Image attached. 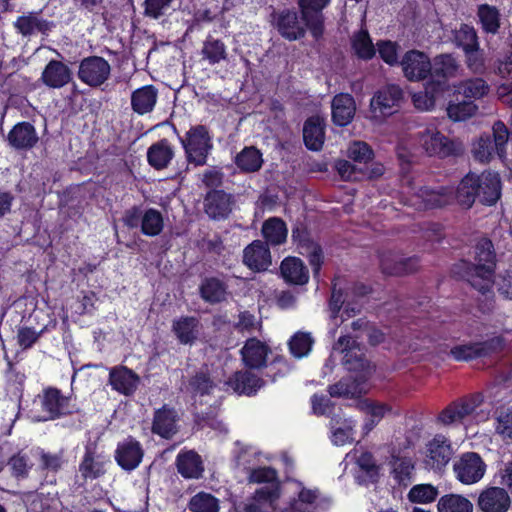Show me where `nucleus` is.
Masks as SVG:
<instances>
[{"label":"nucleus","mask_w":512,"mask_h":512,"mask_svg":"<svg viewBox=\"0 0 512 512\" xmlns=\"http://www.w3.org/2000/svg\"><path fill=\"white\" fill-rule=\"evenodd\" d=\"M459 65L451 55H439L434 58L432 70L435 75L444 78L453 77L458 71Z\"/></svg>","instance_id":"nucleus-51"},{"label":"nucleus","mask_w":512,"mask_h":512,"mask_svg":"<svg viewBox=\"0 0 512 512\" xmlns=\"http://www.w3.org/2000/svg\"><path fill=\"white\" fill-rule=\"evenodd\" d=\"M214 388V381L211 379L207 368L201 369L196 375L190 380L189 391L193 395H206L211 392Z\"/></svg>","instance_id":"nucleus-50"},{"label":"nucleus","mask_w":512,"mask_h":512,"mask_svg":"<svg viewBox=\"0 0 512 512\" xmlns=\"http://www.w3.org/2000/svg\"><path fill=\"white\" fill-rule=\"evenodd\" d=\"M164 227V219L160 211L150 208L141 216V231L146 236L159 235Z\"/></svg>","instance_id":"nucleus-48"},{"label":"nucleus","mask_w":512,"mask_h":512,"mask_svg":"<svg viewBox=\"0 0 512 512\" xmlns=\"http://www.w3.org/2000/svg\"><path fill=\"white\" fill-rule=\"evenodd\" d=\"M110 64L102 57L92 56L80 62L78 78L90 87H98L108 80Z\"/></svg>","instance_id":"nucleus-14"},{"label":"nucleus","mask_w":512,"mask_h":512,"mask_svg":"<svg viewBox=\"0 0 512 512\" xmlns=\"http://www.w3.org/2000/svg\"><path fill=\"white\" fill-rule=\"evenodd\" d=\"M153 432L164 438H170L176 432V413L163 407L155 413Z\"/></svg>","instance_id":"nucleus-39"},{"label":"nucleus","mask_w":512,"mask_h":512,"mask_svg":"<svg viewBox=\"0 0 512 512\" xmlns=\"http://www.w3.org/2000/svg\"><path fill=\"white\" fill-rule=\"evenodd\" d=\"M482 397L474 395L447 407L439 415L445 425L480 422L488 418V411L482 409Z\"/></svg>","instance_id":"nucleus-5"},{"label":"nucleus","mask_w":512,"mask_h":512,"mask_svg":"<svg viewBox=\"0 0 512 512\" xmlns=\"http://www.w3.org/2000/svg\"><path fill=\"white\" fill-rule=\"evenodd\" d=\"M496 431L504 438H512V409L499 411L496 417Z\"/></svg>","instance_id":"nucleus-62"},{"label":"nucleus","mask_w":512,"mask_h":512,"mask_svg":"<svg viewBox=\"0 0 512 512\" xmlns=\"http://www.w3.org/2000/svg\"><path fill=\"white\" fill-rule=\"evenodd\" d=\"M180 141L189 164L195 166L206 164L207 156L213 148L211 136L206 127L202 125L191 127Z\"/></svg>","instance_id":"nucleus-6"},{"label":"nucleus","mask_w":512,"mask_h":512,"mask_svg":"<svg viewBox=\"0 0 512 512\" xmlns=\"http://www.w3.org/2000/svg\"><path fill=\"white\" fill-rule=\"evenodd\" d=\"M446 84L439 81H429L425 84L423 91L414 93L412 101L416 109L420 111H431L436 104L442 100Z\"/></svg>","instance_id":"nucleus-22"},{"label":"nucleus","mask_w":512,"mask_h":512,"mask_svg":"<svg viewBox=\"0 0 512 512\" xmlns=\"http://www.w3.org/2000/svg\"><path fill=\"white\" fill-rule=\"evenodd\" d=\"M287 227L280 218H269L263 223L262 235L271 245H280L287 238Z\"/></svg>","instance_id":"nucleus-43"},{"label":"nucleus","mask_w":512,"mask_h":512,"mask_svg":"<svg viewBox=\"0 0 512 512\" xmlns=\"http://www.w3.org/2000/svg\"><path fill=\"white\" fill-rule=\"evenodd\" d=\"M453 455L449 441L442 435L435 436L428 444L426 450V463L432 469H441L446 466Z\"/></svg>","instance_id":"nucleus-21"},{"label":"nucleus","mask_w":512,"mask_h":512,"mask_svg":"<svg viewBox=\"0 0 512 512\" xmlns=\"http://www.w3.org/2000/svg\"><path fill=\"white\" fill-rule=\"evenodd\" d=\"M419 144L430 156L441 158L460 153L463 150L460 142L449 139L435 127H427L419 133Z\"/></svg>","instance_id":"nucleus-9"},{"label":"nucleus","mask_w":512,"mask_h":512,"mask_svg":"<svg viewBox=\"0 0 512 512\" xmlns=\"http://www.w3.org/2000/svg\"><path fill=\"white\" fill-rule=\"evenodd\" d=\"M394 478L401 484L410 481L414 464L408 457H395L391 463Z\"/></svg>","instance_id":"nucleus-53"},{"label":"nucleus","mask_w":512,"mask_h":512,"mask_svg":"<svg viewBox=\"0 0 512 512\" xmlns=\"http://www.w3.org/2000/svg\"><path fill=\"white\" fill-rule=\"evenodd\" d=\"M142 458L143 450L138 441L128 438L118 444L115 459L123 469L134 470L139 466Z\"/></svg>","instance_id":"nucleus-23"},{"label":"nucleus","mask_w":512,"mask_h":512,"mask_svg":"<svg viewBox=\"0 0 512 512\" xmlns=\"http://www.w3.org/2000/svg\"><path fill=\"white\" fill-rule=\"evenodd\" d=\"M355 407L363 415L361 425L363 437L367 436L383 418L393 413V407L390 403L371 398H359Z\"/></svg>","instance_id":"nucleus-11"},{"label":"nucleus","mask_w":512,"mask_h":512,"mask_svg":"<svg viewBox=\"0 0 512 512\" xmlns=\"http://www.w3.org/2000/svg\"><path fill=\"white\" fill-rule=\"evenodd\" d=\"M501 182L495 172H483L481 175L468 173L459 183L452 198L463 208H470L476 198L486 205H493L500 198Z\"/></svg>","instance_id":"nucleus-2"},{"label":"nucleus","mask_w":512,"mask_h":512,"mask_svg":"<svg viewBox=\"0 0 512 512\" xmlns=\"http://www.w3.org/2000/svg\"><path fill=\"white\" fill-rule=\"evenodd\" d=\"M189 508L193 512H218V500L208 493H198L189 503Z\"/></svg>","instance_id":"nucleus-54"},{"label":"nucleus","mask_w":512,"mask_h":512,"mask_svg":"<svg viewBox=\"0 0 512 512\" xmlns=\"http://www.w3.org/2000/svg\"><path fill=\"white\" fill-rule=\"evenodd\" d=\"M500 340L493 338L484 342H469L456 345L451 349V355L458 361H468L486 356L500 347Z\"/></svg>","instance_id":"nucleus-20"},{"label":"nucleus","mask_w":512,"mask_h":512,"mask_svg":"<svg viewBox=\"0 0 512 512\" xmlns=\"http://www.w3.org/2000/svg\"><path fill=\"white\" fill-rule=\"evenodd\" d=\"M72 78L70 68L64 63L51 60L44 68L41 80L43 83L54 89L61 88L68 84Z\"/></svg>","instance_id":"nucleus-27"},{"label":"nucleus","mask_w":512,"mask_h":512,"mask_svg":"<svg viewBox=\"0 0 512 512\" xmlns=\"http://www.w3.org/2000/svg\"><path fill=\"white\" fill-rule=\"evenodd\" d=\"M238 168L245 172L258 171L263 164L261 152L255 147H246L235 158Z\"/></svg>","instance_id":"nucleus-46"},{"label":"nucleus","mask_w":512,"mask_h":512,"mask_svg":"<svg viewBox=\"0 0 512 512\" xmlns=\"http://www.w3.org/2000/svg\"><path fill=\"white\" fill-rule=\"evenodd\" d=\"M284 492L288 500L280 503L282 509H276L275 512H310L318 497L317 490L307 489L301 482L289 483Z\"/></svg>","instance_id":"nucleus-10"},{"label":"nucleus","mask_w":512,"mask_h":512,"mask_svg":"<svg viewBox=\"0 0 512 512\" xmlns=\"http://www.w3.org/2000/svg\"><path fill=\"white\" fill-rule=\"evenodd\" d=\"M478 107L473 101L450 103L447 107V114L453 121H464L473 116Z\"/></svg>","instance_id":"nucleus-56"},{"label":"nucleus","mask_w":512,"mask_h":512,"mask_svg":"<svg viewBox=\"0 0 512 512\" xmlns=\"http://www.w3.org/2000/svg\"><path fill=\"white\" fill-rule=\"evenodd\" d=\"M227 384L239 394L250 395L262 386V380L249 371L235 373Z\"/></svg>","instance_id":"nucleus-38"},{"label":"nucleus","mask_w":512,"mask_h":512,"mask_svg":"<svg viewBox=\"0 0 512 512\" xmlns=\"http://www.w3.org/2000/svg\"><path fill=\"white\" fill-rule=\"evenodd\" d=\"M110 463L109 458L94 447H87L79 463L78 473L83 481H93L102 477Z\"/></svg>","instance_id":"nucleus-15"},{"label":"nucleus","mask_w":512,"mask_h":512,"mask_svg":"<svg viewBox=\"0 0 512 512\" xmlns=\"http://www.w3.org/2000/svg\"><path fill=\"white\" fill-rule=\"evenodd\" d=\"M174 0H145L144 15L152 19H159L173 10Z\"/></svg>","instance_id":"nucleus-59"},{"label":"nucleus","mask_w":512,"mask_h":512,"mask_svg":"<svg viewBox=\"0 0 512 512\" xmlns=\"http://www.w3.org/2000/svg\"><path fill=\"white\" fill-rule=\"evenodd\" d=\"M15 28L24 36L35 32H44L49 29V25L35 13H29L17 18L14 23Z\"/></svg>","instance_id":"nucleus-47"},{"label":"nucleus","mask_w":512,"mask_h":512,"mask_svg":"<svg viewBox=\"0 0 512 512\" xmlns=\"http://www.w3.org/2000/svg\"><path fill=\"white\" fill-rule=\"evenodd\" d=\"M438 490L431 484H419L411 488L408 498L415 503H430L436 499Z\"/></svg>","instance_id":"nucleus-58"},{"label":"nucleus","mask_w":512,"mask_h":512,"mask_svg":"<svg viewBox=\"0 0 512 512\" xmlns=\"http://www.w3.org/2000/svg\"><path fill=\"white\" fill-rule=\"evenodd\" d=\"M348 156L357 162H367L372 156L373 152L370 147L361 141L352 143L348 148Z\"/></svg>","instance_id":"nucleus-63"},{"label":"nucleus","mask_w":512,"mask_h":512,"mask_svg":"<svg viewBox=\"0 0 512 512\" xmlns=\"http://www.w3.org/2000/svg\"><path fill=\"white\" fill-rule=\"evenodd\" d=\"M478 16L483 28L487 32L495 33L499 27V13L495 7L481 5L478 9Z\"/></svg>","instance_id":"nucleus-60"},{"label":"nucleus","mask_w":512,"mask_h":512,"mask_svg":"<svg viewBox=\"0 0 512 512\" xmlns=\"http://www.w3.org/2000/svg\"><path fill=\"white\" fill-rule=\"evenodd\" d=\"M455 39L464 51L476 48L477 44V36L472 27L467 25L462 26L456 33Z\"/></svg>","instance_id":"nucleus-61"},{"label":"nucleus","mask_w":512,"mask_h":512,"mask_svg":"<svg viewBox=\"0 0 512 512\" xmlns=\"http://www.w3.org/2000/svg\"><path fill=\"white\" fill-rule=\"evenodd\" d=\"M297 248L300 254L306 256L309 259L313 273L315 276H317L323 262V253L319 245L314 241L305 238L299 240Z\"/></svg>","instance_id":"nucleus-49"},{"label":"nucleus","mask_w":512,"mask_h":512,"mask_svg":"<svg viewBox=\"0 0 512 512\" xmlns=\"http://www.w3.org/2000/svg\"><path fill=\"white\" fill-rule=\"evenodd\" d=\"M232 210L231 196L223 191H212L205 199V211L210 218L223 219Z\"/></svg>","instance_id":"nucleus-31"},{"label":"nucleus","mask_w":512,"mask_h":512,"mask_svg":"<svg viewBox=\"0 0 512 512\" xmlns=\"http://www.w3.org/2000/svg\"><path fill=\"white\" fill-rule=\"evenodd\" d=\"M352 47L356 55L362 59H370L375 54L374 45L366 31H360L353 37Z\"/></svg>","instance_id":"nucleus-55"},{"label":"nucleus","mask_w":512,"mask_h":512,"mask_svg":"<svg viewBox=\"0 0 512 512\" xmlns=\"http://www.w3.org/2000/svg\"><path fill=\"white\" fill-rule=\"evenodd\" d=\"M303 138L308 149L318 151L324 143V119L320 116H312L304 124Z\"/></svg>","instance_id":"nucleus-33"},{"label":"nucleus","mask_w":512,"mask_h":512,"mask_svg":"<svg viewBox=\"0 0 512 512\" xmlns=\"http://www.w3.org/2000/svg\"><path fill=\"white\" fill-rule=\"evenodd\" d=\"M455 92L468 99H480L488 94L489 85L482 78H471L458 83Z\"/></svg>","instance_id":"nucleus-44"},{"label":"nucleus","mask_w":512,"mask_h":512,"mask_svg":"<svg viewBox=\"0 0 512 512\" xmlns=\"http://www.w3.org/2000/svg\"><path fill=\"white\" fill-rule=\"evenodd\" d=\"M333 353L342 354V361L347 369L350 371H359L360 375L353 379L351 377L342 379L338 383L330 386V395L345 398H358L368 393L370 386L367 380L371 374L372 366L364 359L363 351L356 340L352 337L341 336L333 346Z\"/></svg>","instance_id":"nucleus-1"},{"label":"nucleus","mask_w":512,"mask_h":512,"mask_svg":"<svg viewBox=\"0 0 512 512\" xmlns=\"http://www.w3.org/2000/svg\"><path fill=\"white\" fill-rule=\"evenodd\" d=\"M201 55L210 65L219 64L227 59V46L219 39L208 37L203 43Z\"/></svg>","instance_id":"nucleus-42"},{"label":"nucleus","mask_w":512,"mask_h":512,"mask_svg":"<svg viewBox=\"0 0 512 512\" xmlns=\"http://www.w3.org/2000/svg\"><path fill=\"white\" fill-rule=\"evenodd\" d=\"M331 109L334 123L345 126L352 121L355 115V101L350 94L341 93L333 98Z\"/></svg>","instance_id":"nucleus-28"},{"label":"nucleus","mask_w":512,"mask_h":512,"mask_svg":"<svg viewBox=\"0 0 512 512\" xmlns=\"http://www.w3.org/2000/svg\"><path fill=\"white\" fill-rule=\"evenodd\" d=\"M8 142L15 149H30L38 142L35 128L27 122L16 124L8 134Z\"/></svg>","instance_id":"nucleus-30"},{"label":"nucleus","mask_w":512,"mask_h":512,"mask_svg":"<svg viewBox=\"0 0 512 512\" xmlns=\"http://www.w3.org/2000/svg\"><path fill=\"white\" fill-rule=\"evenodd\" d=\"M270 353L269 346L256 338L248 339L241 349L244 364L249 368L258 369L266 365Z\"/></svg>","instance_id":"nucleus-25"},{"label":"nucleus","mask_w":512,"mask_h":512,"mask_svg":"<svg viewBox=\"0 0 512 512\" xmlns=\"http://www.w3.org/2000/svg\"><path fill=\"white\" fill-rule=\"evenodd\" d=\"M405 77L410 81L425 79L432 71L429 57L417 50L408 51L400 62Z\"/></svg>","instance_id":"nucleus-17"},{"label":"nucleus","mask_w":512,"mask_h":512,"mask_svg":"<svg viewBox=\"0 0 512 512\" xmlns=\"http://www.w3.org/2000/svg\"><path fill=\"white\" fill-rule=\"evenodd\" d=\"M34 405L41 408L40 412L31 411V418L36 422L53 420L70 412L69 399L55 388L45 389L38 395Z\"/></svg>","instance_id":"nucleus-8"},{"label":"nucleus","mask_w":512,"mask_h":512,"mask_svg":"<svg viewBox=\"0 0 512 512\" xmlns=\"http://www.w3.org/2000/svg\"><path fill=\"white\" fill-rule=\"evenodd\" d=\"M437 509L438 512H473V504L462 495L447 494L438 500Z\"/></svg>","instance_id":"nucleus-45"},{"label":"nucleus","mask_w":512,"mask_h":512,"mask_svg":"<svg viewBox=\"0 0 512 512\" xmlns=\"http://www.w3.org/2000/svg\"><path fill=\"white\" fill-rule=\"evenodd\" d=\"M495 256L492 242L482 239L475 251V263L466 272L467 281L477 290L485 292L493 282Z\"/></svg>","instance_id":"nucleus-3"},{"label":"nucleus","mask_w":512,"mask_h":512,"mask_svg":"<svg viewBox=\"0 0 512 512\" xmlns=\"http://www.w3.org/2000/svg\"><path fill=\"white\" fill-rule=\"evenodd\" d=\"M383 273L387 275H406L416 271L417 261L415 259H403L395 254H385L380 260Z\"/></svg>","instance_id":"nucleus-36"},{"label":"nucleus","mask_w":512,"mask_h":512,"mask_svg":"<svg viewBox=\"0 0 512 512\" xmlns=\"http://www.w3.org/2000/svg\"><path fill=\"white\" fill-rule=\"evenodd\" d=\"M509 133L502 122H496L493 125V138L490 136H481L473 145L472 153L475 160L486 163L494 155L503 158L506 153V145Z\"/></svg>","instance_id":"nucleus-7"},{"label":"nucleus","mask_w":512,"mask_h":512,"mask_svg":"<svg viewBox=\"0 0 512 512\" xmlns=\"http://www.w3.org/2000/svg\"><path fill=\"white\" fill-rule=\"evenodd\" d=\"M408 204L417 209L436 208L446 205L452 200V192L441 188L440 190H431L419 188L414 192V187L407 182Z\"/></svg>","instance_id":"nucleus-13"},{"label":"nucleus","mask_w":512,"mask_h":512,"mask_svg":"<svg viewBox=\"0 0 512 512\" xmlns=\"http://www.w3.org/2000/svg\"><path fill=\"white\" fill-rule=\"evenodd\" d=\"M157 99V89L152 85H146L132 93L131 106L134 112L144 115L154 109Z\"/></svg>","instance_id":"nucleus-34"},{"label":"nucleus","mask_w":512,"mask_h":512,"mask_svg":"<svg viewBox=\"0 0 512 512\" xmlns=\"http://www.w3.org/2000/svg\"><path fill=\"white\" fill-rule=\"evenodd\" d=\"M511 502V497L505 488L492 486L481 491L477 506L482 512H508Z\"/></svg>","instance_id":"nucleus-18"},{"label":"nucleus","mask_w":512,"mask_h":512,"mask_svg":"<svg viewBox=\"0 0 512 512\" xmlns=\"http://www.w3.org/2000/svg\"><path fill=\"white\" fill-rule=\"evenodd\" d=\"M140 382L139 376L125 366H117L110 370L109 383L112 388L123 394H133Z\"/></svg>","instance_id":"nucleus-24"},{"label":"nucleus","mask_w":512,"mask_h":512,"mask_svg":"<svg viewBox=\"0 0 512 512\" xmlns=\"http://www.w3.org/2000/svg\"><path fill=\"white\" fill-rule=\"evenodd\" d=\"M380 57L389 65L398 62L397 46L391 41H382L377 44Z\"/></svg>","instance_id":"nucleus-64"},{"label":"nucleus","mask_w":512,"mask_h":512,"mask_svg":"<svg viewBox=\"0 0 512 512\" xmlns=\"http://www.w3.org/2000/svg\"><path fill=\"white\" fill-rule=\"evenodd\" d=\"M313 339L309 333L297 332L289 342L292 355L296 358L307 356L312 349Z\"/></svg>","instance_id":"nucleus-52"},{"label":"nucleus","mask_w":512,"mask_h":512,"mask_svg":"<svg viewBox=\"0 0 512 512\" xmlns=\"http://www.w3.org/2000/svg\"><path fill=\"white\" fill-rule=\"evenodd\" d=\"M174 156L173 149L167 140L153 144L147 152L148 162L156 169L165 168Z\"/></svg>","instance_id":"nucleus-40"},{"label":"nucleus","mask_w":512,"mask_h":512,"mask_svg":"<svg viewBox=\"0 0 512 512\" xmlns=\"http://www.w3.org/2000/svg\"><path fill=\"white\" fill-rule=\"evenodd\" d=\"M276 471L269 467H261L251 471L249 480L254 483H264L265 485L256 490L255 501L260 505H268L272 510L282 509L280 503L288 500V495L284 489L293 481L287 482L282 488L276 481Z\"/></svg>","instance_id":"nucleus-4"},{"label":"nucleus","mask_w":512,"mask_h":512,"mask_svg":"<svg viewBox=\"0 0 512 512\" xmlns=\"http://www.w3.org/2000/svg\"><path fill=\"white\" fill-rule=\"evenodd\" d=\"M486 466L476 453H466L454 465L457 479L463 484H474L482 479Z\"/></svg>","instance_id":"nucleus-16"},{"label":"nucleus","mask_w":512,"mask_h":512,"mask_svg":"<svg viewBox=\"0 0 512 512\" xmlns=\"http://www.w3.org/2000/svg\"><path fill=\"white\" fill-rule=\"evenodd\" d=\"M331 0H300L302 19L311 34L317 38L323 32V15L321 11Z\"/></svg>","instance_id":"nucleus-19"},{"label":"nucleus","mask_w":512,"mask_h":512,"mask_svg":"<svg viewBox=\"0 0 512 512\" xmlns=\"http://www.w3.org/2000/svg\"><path fill=\"white\" fill-rule=\"evenodd\" d=\"M403 97L401 88L397 85H388L379 90L370 102L371 118L381 121L391 115L395 107L399 105Z\"/></svg>","instance_id":"nucleus-12"},{"label":"nucleus","mask_w":512,"mask_h":512,"mask_svg":"<svg viewBox=\"0 0 512 512\" xmlns=\"http://www.w3.org/2000/svg\"><path fill=\"white\" fill-rule=\"evenodd\" d=\"M243 261L251 270L265 271L271 265V254L263 242L256 240L245 248Z\"/></svg>","instance_id":"nucleus-26"},{"label":"nucleus","mask_w":512,"mask_h":512,"mask_svg":"<svg viewBox=\"0 0 512 512\" xmlns=\"http://www.w3.org/2000/svg\"><path fill=\"white\" fill-rule=\"evenodd\" d=\"M278 30L288 40H296L304 35V28L295 12H284L278 19Z\"/></svg>","instance_id":"nucleus-41"},{"label":"nucleus","mask_w":512,"mask_h":512,"mask_svg":"<svg viewBox=\"0 0 512 512\" xmlns=\"http://www.w3.org/2000/svg\"><path fill=\"white\" fill-rule=\"evenodd\" d=\"M177 469L185 478H199L204 471L202 460L194 451H186L178 454Z\"/></svg>","instance_id":"nucleus-37"},{"label":"nucleus","mask_w":512,"mask_h":512,"mask_svg":"<svg viewBox=\"0 0 512 512\" xmlns=\"http://www.w3.org/2000/svg\"><path fill=\"white\" fill-rule=\"evenodd\" d=\"M172 331L181 344H193L199 337L200 325L194 317H180L172 324Z\"/></svg>","instance_id":"nucleus-35"},{"label":"nucleus","mask_w":512,"mask_h":512,"mask_svg":"<svg viewBox=\"0 0 512 512\" xmlns=\"http://www.w3.org/2000/svg\"><path fill=\"white\" fill-rule=\"evenodd\" d=\"M357 421L352 418L335 417L331 420V441L336 446H343L354 441Z\"/></svg>","instance_id":"nucleus-32"},{"label":"nucleus","mask_w":512,"mask_h":512,"mask_svg":"<svg viewBox=\"0 0 512 512\" xmlns=\"http://www.w3.org/2000/svg\"><path fill=\"white\" fill-rule=\"evenodd\" d=\"M202 297L209 302H220L225 299L226 289L217 279H207L201 286Z\"/></svg>","instance_id":"nucleus-57"},{"label":"nucleus","mask_w":512,"mask_h":512,"mask_svg":"<svg viewBox=\"0 0 512 512\" xmlns=\"http://www.w3.org/2000/svg\"><path fill=\"white\" fill-rule=\"evenodd\" d=\"M280 270L282 277L288 283L305 285L309 281V271L300 258L292 256L285 258Z\"/></svg>","instance_id":"nucleus-29"}]
</instances>
